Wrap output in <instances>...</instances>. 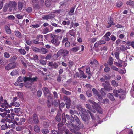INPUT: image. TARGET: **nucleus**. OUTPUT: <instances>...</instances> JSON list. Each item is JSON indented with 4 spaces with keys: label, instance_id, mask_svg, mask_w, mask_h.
Wrapping results in <instances>:
<instances>
[{
    "label": "nucleus",
    "instance_id": "nucleus-35",
    "mask_svg": "<svg viewBox=\"0 0 134 134\" xmlns=\"http://www.w3.org/2000/svg\"><path fill=\"white\" fill-rule=\"evenodd\" d=\"M115 96L117 97H118L119 98L121 99L122 100H123L124 98V96H122L121 95V94H120L118 93H116L115 94Z\"/></svg>",
    "mask_w": 134,
    "mask_h": 134
},
{
    "label": "nucleus",
    "instance_id": "nucleus-56",
    "mask_svg": "<svg viewBox=\"0 0 134 134\" xmlns=\"http://www.w3.org/2000/svg\"><path fill=\"white\" fill-rule=\"evenodd\" d=\"M74 64V62L73 61L70 60L68 63V65L69 68L71 67Z\"/></svg>",
    "mask_w": 134,
    "mask_h": 134
},
{
    "label": "nucleus",
    "instance_id": "nucleus-24",
    "mask_svg": "<svg viewBox=\"0 0 134 134\" xmlns=\"http://www.w3.org/2000/svg\"><path fill=\"white\" fill-rule=\"evenodd\" d=\"M81 116L82 120L85 122H86L89 120V118L85 114L81 115Z\"/></svg>",
    "mask_w": 134,
    "mask_h": 134
},
{
    "label": "nucleus",
    "instance_id": "nucleus-11",
    "mask_svg": "<svg viewBox=\"0 0 134 134\" xmlns=\"http://www.w3.org/2000/svg\"><path fill=\"white\" fill-rule=\"evenodd\" d=\"M55 15L53 14H49L48 15H45L43 17V19L48 20L49 19L53 18L55 17Z\"/></svg>",
    "mask_w": 134,
    "mask_h": 134
},
{
    "label": "nucleus",
    "instance_id": "nucleus-57",
    "mask_svg": "<svg viewBox=\"0 0 134 134\" xmlns=\"http://www.w3.org/2000/svg\"><path fill=\"white\" fill-rule=\"evenodd\" d=\"M52 100H47V104L48 107H50L52 104Z\"/></svg>",
    "mask_w": 134,
    "mask_h": 134
},
{
    "label": "nucleus",
    "instance_id": "nucleus-33",
    "mask_svg": "<svg viewBox=\"0 0 134 134\" xmlns=\"http://www.w3.org/2000/svg\"><path fill=\"white\" fill-rule=\"evenodd\" d=\"M86 112V110L84 108H81L80 111L79 112V114L80 115H85Z\"/></svg>",
    "mask_w": 134,
    "mask_h": 134
},
{
    "label": "nucleus",
    "instance_id": "nucleus-7",
    "mask_svg": "<svg viewBox=\"0 0 134 134\" xmlns=\"http://www.w3.org/2000/svg\"><path fill=\"white\" fill-rule=\"evenodd\" d=\"M16 65L17 64L15 62L11 63L8 64L5 67V69L7 70H9L15 68L16 66Z\"/></svg>",
    "mask_w": 134,
    "mask_h": 134
},
{
    "label": "nucleus",
    "instance_id": "nucleus-6",
    "mask_svg": "<svg viewBox=\"0 0 134 134\" xmlns=\"http://www.w3.org/2000/svg\"><path fill=\"white\" fill-rule=\"evenodd\" d=\"M16 65L17 64L15 62L11 63L8 64L5 67V69L7 70H9L15 68L16 66Z\"/></svg>",
    "mask_w": 134,
    "mask_h": 134
},
{
    "label": "nucleus",
    "instance_id": "nucleus-14",
    "mask_svg": "<svg viewBox=\"0 0 134 134\" xmlns=\"http://www.w3.org/2000/svg\"><path fill=\"white\" fill-rule=\"evenodd\" d=\"M79 73L80 74L78 73L77 74V75L78 77L81 78L82 77L84 78H86L87 77V76L84 75V72L82 71L81 70L79 71Z\"/></svg>",
    "mask_w": 134,
    "mask_h": 134
},
{
    "label": "nucleus",
    "instance_id": "nucleus-59",
    "mask_svg": "<svg viewBox=\"0 0 134 134\" xmlns=\"http://www.w3.org/2000/svg\"><path fill=\"white\" fill-rule=\"evenodd\" d=\"M74 30L72 29L71 30H70L69 31V34L71 36H75V32L74 31Z\"/></svg>",
    "mask_w": 134,
    "mask_h": 134
},
{
    "label": "nucleus",
    "instance_id": "nucleus-3",
    "mask_svg": "<svg viewBox=\"0 0 134 134\" xmlns=\"http://www.w3.org/2000/svg\"><path fill=\"white\" fill-rule=\"evenodd\" d=\"M102 85L104 87V89H105L108 91L109 92L113 90V88L108 81H105L104 83L102 84Z\"/></svg>",
    "mask_w": 134,
    "mask_h": 134
},
{
    "label": "nucleus",
    "instance_id": "nucleus-40",
    "mask_svg": "<svg viewBox=\"0 0 134 134\" xmlns=\"http://www.w3.org/2000/svg\"><path fill=\"white\" fill-rule=\"evenodd\" d=\"M18 9L20 11L22 10L23 7L22 3L21 2H19L18 4Z\"/></svg>",
    "mask_w": 134,
    "mask_h": 134
},
{
    "label": "nucleus",
    "instance_id": "nucleus-25",
    "mask_svg": "<svg viewBox=\"0 0 134 134\" xmlns=\"http://www.w3.org/2000/svg\"><path fill=\"white\" fill-rule=\"evenodd\" d=\"M60 102V100L59 99L54 100L53 102V104L55 107H57L59 106Z\"/></svg>",
    "mask_w": 134,
    "mask_h": 134
},
{
    "label": "nucleus",
    "instance_id": "nucleus-2",
    "mask_svg": "<svg viewBox=\"0 0 134 134\" xmlns=\"http://www.w3.org/2000/svg\"><path fill=\"white\" fill-rule=\"evenodd\" d=\"M69 53V51L67 50L62 49L59 51L57 52V56L59 57L62 55L63 57L67 55Z\"/></svg>",
    "mask_w": 134,
    "mask_h": 134
},
{
    "label": "nucleus",
    "instance_id": "nucleus-46",
    "mask_svg": "<svg viewBox=\"0 0 134 134\" xmlns=\"http://www.w3.org/2000/svg\"><path fill=\"white\" fill-rule=\"evenodd\" d=\"M45 3L46 6L47 7H49L51 5V2L49 0H46L45 1Z\"/></svg>",
    "mask_w": 134,
    "mask_h": 134
},
{
    "label": "nucleus",
    "instance_id": "nucleus-61",
    "mask_svg": "<svg viewBox=\"0 0 134 134\" xmlns=\"http://www.w3.org/2000/svg\"><path fill=\"white\" fill-rule=\"evenodd\" d=\"M17 94L18 97L21 98H22L23 97V95L22 93L20 92H18Z\"/></svg>",
    "mask_w": 134,
    "mask_h": 134
},
{
    "label": "nucleus",
    "instance_id": "nucleus-19",
    "mask_svg": "<svg viewBox=\"0 0 134 134\" xmlns=\"http://www.w3.org/2000/svg\"><path fill=\"white\" fill-rule=\"evenodd\" d=\"M66 21H63L62 22V24L63 25H67L68 26L69 25L70 23V20H69L68 19V18H66L65 19Z\"/></svg>",
    "mask_w": 134,
    "mask_h": 134
},
{
    "label": "nucleus",
    "instance_id": "nucleus-37",
    "mask_svg": "<svg viewBox=\"0 0 134 134\" xmlns=\"http://www.w3.org/2000/svg\"><path fill=\"white\" fill-rule=\"evenodd\" d=\"M50 31L49 28L48 27H46L43 29L42 33L43 34H46Z\"/></svg>",
    "mask_w": 134,
    "mask_h": 134
},
{
    "label": "nucleus",
    "instance_id": "nucleus-50",
    "mask_svg": "<svg viewBox=\"0 0 134 134\" xmlns=\"http://www.w3.org/2000/svg\"><path fill=\"white\" fill-rule=\"evenodd\" d=\"M11 105H14L16 107H18L20 106L19 103L17 102H12L11 103Z\"/></svg>",
    "mask_w": 134,
    "mask_h": 134
},
{
    "label": "nucleus",
    "instance_id": "nucleus-10",
    "mask_svg": "<svg viewBox=\"0 0 134 134\" xmlns=\"http://www.w3.org/2000/svg\"><path fill=\"white\" fill-rule=\"evenodd\" d=\"M58 38H53L51 40V42L53 44H54L56 46H58L60 44V42L58 41Z\"/></svg>",
    "mask_w": 134,
    "mask_h": 134
},
{
    "label": "nucleus",
    "instance_id": "nucleus-54",
    "mask_svg": "<svg viewBox=\"0 0 134 134\" xmlns=\"http://www.w3.org/2000/svg\"><path fill=\"white\" fill-rule=\"evenodd\" d=\"M120 50L122 51H125L126 50V48L124 45H121L120 48Z\"/></svg>",
    "mask_w": 134,
    "mask_h": 134
},
{
    "label": "nucleus",
    "instance_id": "nucleus-1",
    "mask_svg": "<svg viewBox=\"0 0 134 134\" xmlns=\"http://www.w3.org/2000/svg\"><path fill=\"white\" fill-rule=\"evenodd\" d=\"M37 79V77L31 78L29 77H25L24 80L25 87H28V86H27L26 84L27 83L29 85H30L33 82L36 81Z\"/></svg>",
    "mask_w": 134,
    "mask_h": 134
},
{
    "label": "nucleus",
    "instance_id": "nucleus-18",
    "mask_svg": "<svg viewBox=\"0 0 134 134\" xmlns=\"http://www.w3.org/2000/svg\"><path fill=\"white\" fill-rule=\"evenodd\" d=\"M69 125L70 126L72 127L73 129L76 130V131H77L79 130V128H80V127L77 125H74V124H73L72 122L70 123V124H69Z\"/></svg>",
    "mask_w": 134,
    "mask_h": 134
},
{
    "label": "nucleus",
    "instance_id": "nucleus-51",
    "mask_svg": "<svg viewBox=\"0 0 134 134\" xmlns=\"http://www.w3.org/2000/svg\"><path fill=\"white\" fill-rule=\"evenodd\" d=\"M104 88H101L100 90V93L102 96H104L106 95V93L104 91Z\"/></svg>",
    "mask_w": 134,
    "mask_h": 134
},
{
    "label": "nucleus",
    "instance_id": "nucleus-16",
    "mask_svg": "<svg viewBox=\"0 0 134 134\" xmlns=\"http://www.w3.org/2000/svg\"><path fill=\"white\" fill-rule=\"evenodd\" d=\"M63 99L65 103H71V100L70 98L66 96H63Z\"/></svg>",
    "mask_w": 134,
    "mask_h": 134
},
{
    "label": "nucleus",
    "instance_id": "nucleus-15",
    "mask_svg": "<svg viewBox=\"0 0 134 134\" xmlns=\"http://www.w3.org/2000/svg\"><path fill=\"white\" fill-rule=\"evenodd\" d=\"M43 37V36L42 35H39L38 36H37V38L38 40H33L34 43L35 44H39L40 42H38V41L39 40V39H42V38Z\"/></svg>",
    "mask_w": 134,
    "mask_h": 134
},
{
    "label": "nucleus",
    "instance_id": "nucleus-38",
    "mask_svg": "<svg viewBox=\"0 0 134 134\" xmlns=\"http://www.w3.org/2000/svg\"><path fill=\"white\" fill-rule=\"evenodd\" d=\"M25 77H23L21 76H20L17 79V81L18 82H20L23 81H24Z\"/></svg>",
    "mask_w": 134,
    "mask_h": 134
},
{
    "label": "nucleus",
    "instance_id": "nucleus-31",
    "mask_svg": "<svg viewBox=\"0 0 134 134\" xmlns=\"http://www.w3.org/2000/svg\"><path fill=\"white\" fill-rule=\"evenodd\" d=\"M113 94L109 93L108 94V97L109 98V99L112 101H114L115 100V99L113 95Z\"/></svg>",
    "mask_w": 134,
    "mask_h": 134
},
{
    "label": "nucleus",
    "instance_id": "nucleus-58",
    "mask_svg": "<svg viewBox=\"0 0 134 134\" xmlns=\"http://www.w3.org/2000/svg\"><path fill=\"white\" fill-rule=\"evenodd\" d=\"M112 85L114 86H117L118 85V83L116 82L115 80H112L111 81Z\"/></svg>",
    "mask_w": 134,
    "mask_h": 134
},
{
    "label": "nucleus",
    "instance_id": "nucleus-55",
    "mask_svg": "<svg viewBox=\"0 0 134 134\" xmlns=\"http://www.w3.org/2000/svg\"><path fill=\"white\" fill-rule=\"evenodd\" d=\"M43 127L45 128H47L49 127V124L48 122L45 121L44 122L43 124Z\"/></svg>",
    "mask_w": 134,
    "mask_h": 134
},
{
    "label": "nucleus",
    "instance_id": "nucleus-41",
    "mask_svg": "<svg viewBox=\"0 0 134 134\" xmlns=\"http://www.w3.org/2000/svg\"><path fill=\"white\" fill-rule=\"evenodd\" d=\"M103 77L105 79V80L106 81L110 80L111 77L110 75L109 74L107 76L105 75H104L103 76Z\"/></svg>",
    "mask_w": 134,
    "mask_h": 134
},
{
    "label": "nucleus",
    "instance_id": "nucleus-44",
    "mask_svg": "<svg viewBox=\"0 0 134 134\" xmlns=\"http://www.w3.org/2000/svg\"><path fill=\"white\" fill-rule=\"evenodd\" d=\"M126 4L128 5L133 6L134 4V2L131 0H129L127 2Z\"/></svg>",
    "mask_w": 134,
    "mask_h": 134
},
{
    "label": "nucleus",
    "instance_id": "nucleus-48",
    "mask_svg": "<svg viewBox=\"0 0 134 134\" xmlns=\"http://www.w3.org/2000/svg\"><path fill=\"white\" fill-rule=\"evenodd\" d=\"M19 52L23 55H25L26 53V52L25 50L23 49H20L19 50Z\"/></svg>",
    "mask_w": 134,
    "mask_h": 134
},
{
    "label": "nucleus",
    "instance_id": "nucleus-63",
    "mask_svg": "<svg viewBox=\"0 0 134 134\" xmlns=\"http://www.w3.org/2000/svg\"><path fill=\"white\" fill-rule=\"evenodd\" d=\"M110 68L108 67H106L104 69V71L105 72H109L110 70Z\"/></svg>",
    "mask_w": 134,
    "mask_h": 134
},
{
    "label": "nucleus",
    "instance_id": "nucleus-13",
    "mask_svg": "<svg viewBox=\"0 0 134 134\" xmlns=\"http://www.w3.org/2000/svg\"><path fill=\"white\" fill-rule=\"evenodd\" d=\"M95 107L96 109L98 112L100 113H102V110L98 104V103L96 104Z\"/></svg>",
    "mask_w": 134,
    "mask_h": 134
},
{
    "label": "nucleus",
    "instance_id": "nucleus-43",
    "mask_svg": "<svg viewBox=\"0 0 134 134\" xmlns=\"http://www.w3.org/2000/svg\"><path fill=\"white\" fill-rule=\"evenodd\" d=\"M5 31L8 34H10L11 33V31L10 28L7 26L5 27Z\"/></svg>",
    "mask_w": 134,
    "mask_h": 134
},
{
    "label": "nucleus",
    "instance_id": "nucleus-17",
    "mask_svg": "<svg viewBox=\"0 0 134 134\" xmlns=\"http://www.w3.org/2000/svg\"><path fill=\"white\" fill-rule=\"evenodd\" d=\"M61 118L62 116L60 111L59 112V111H58L56 117V120L57 121L60 122L61 120Z\"/></svg>",
    "mask_w": 134,
    "mask_h": 134
},
{
    "label": "nucleus",
    "instance_id": "nucleus-28",
    "mask_svg": "<svg viewBox=\"0 0 134 134\" xmlns=\"http://www.w3.org/2000/svg\"><path fill=\"white\" fill-rule=\"evenodd\" d=\"M14 33L16 36L18 37L19 38L22 37V34L19 31L15 30L14 31Z\"/></svg>",
    "mask_w": 134,
    "mask_h": 134
},
{
    "label": "nucleus",
    "instance_id": "nucleus-20",
    "mask_svg": "<svg viewBox=\"0 0 134 134\" xmlns=\"http://www.w3.org/2000/svg\"><path fill=\"white\" fill-rule=\"evenodd\" d=\"M61 91L63 93L67 95H69L71 94L70 92L66 90L64 88H62Z\"/></svg>",
    "mask_w": 134,
    "mask_h": 134
},
{
    "label": "nucleus",
    "instance_id": "nucleus-21",
    "mask_svg": "<svg viewBox=\"0 0 134 134\" xmlns=\"http://www.w3.org/2000/svg\"><path fill=\"white\" fill-rule=\"evenodd\" d=\"M42 90L45 96H46L48 94H49L50 92L48 88L44 87L43 88Z\"/></svg>",
    "mask_w": 134,
    "mask_h": 134
},
{
    "label": "nucleus",
    "instance_id": "nucleus-42",
    "mask_svg": "<svg viewBox=\"0 0 134 134\" xmlns=\"http://www.w3.org/2000/svg\"><path fill=\"white\" fill-rule=\"evenodd\" d=\"M87 111L89 113L92 119L93 120H95L96 119V118L95 117L93 113H92L90 111L87 110Z\"/></svg>",
    "mask_w": 134,
    "mask_h": 134
},
{
    "label": "nucleus",
    "instance_id": "nucleus-26",
    "mask_svg": "<svg viewBox=\"0 0 134 134\" xmlns=\"http://www.w3.org/2000/svg\"><path fill=\"white\" fill-rule=\"evenodd\" d=\"M10 75L12 76H15L19 75V72L16 69L13 70L11 72Z\"/></svg>",
    "mask_w": 134,
    "mask_h": 134
},
{
    "label": "nucleus",
    "instance_id": "nucleus-39",
    "mask_svg": "<svg viewBox=\"0 0 134 134\" xmlns=\"http://www.w3.org/2000/svg\"><path fill=\"white\" fill-rule=\"evenodd\" d=\"M117 93L120 94H121V95L122 96L124 95L125 94V92L124 91L121 89L118 90Z\"/></svg>",
    "mask_w": 134,
    "mask_h": 134
},
{
    "label": "nucleus",
    "instance_id": "nucleus-9",
    "mask_svg": "<svg viewBox=\"0 0 134 134\" xmlns=\"http://www.w3.org/2000/svg\"><path fill=\"white\" fill-rule=\"evenodd\" d=\"M106 42L105 40H100L99 41H97L95 43L94 46L95 47L97 48L99 45L104 44Z\"/></svg>",
    "mask_w": 134,
    "mask_h": 134
},
{
    "label": "nucleus",
    "instance_id": "nucleus-62",
    "mask_svg": "<svg viewBox=\"0 0 134 134\" xmlns=\"http://www.w3.org/2000/svg\"><path fill=\"white\" fill-rule=\"evenodd\" d=\"M7 128V125L6 124L5 125H2L1 127V129L2 130H5Z\"/></svg>",
    "mask_w": 134,
    "mask_h": 134
},
{
    "label": "nucleus",
    "instance_id": "nucleus-60",
    "mask_svg": "<svg viewBox=\"0 0 134 134\" xmlns=\"http://www.w3.org/2000/svg\"><path fill=\"white\" fill-rule=\"evenodd\" d=\"M80 98L83 101H85V98L84 95L82 94H81L79 96Z\"/></svg>",
    "mask_w": 134,
    "mask_h": 134
},
{
    "label": "nucleus",
    "instance_id": "nucleus-5",
    "mask_svg": "<svg viewBox=\"0 0 134 134\" xmlns=\"http://www.w3.org/2000/svg\"><path fill=\"white\" fill-rule=\"evenodd\" d=\"M74 118L77 123V125L79 126L80 128L81 129L83 128L84 127L83 124L81 122L77 116L76 115H74Z\"/></svg>",
    "mask_w": 134,
    "mask_h": 134
},
{
    "label": "nucleus",
    "instance_id": "nucleus-22",
    "mask_svg": "<svg viewBox=\"0 0 134 134\" xmlns=\"http://www.w3.org/2000/svg\"><path fill=\"white\" fill-rule=\"evenodd\" d=\"M48 51V50L44 48H42L40 50L39 52L42 54H46Z\"/></svg>",
    "mask_w": 134,
    "mask_h": 134
},
{
    "label": "nucleus",
    "instance_id": "nucleus-47",
    "mask_svg": "<svg viewBox=\"0 0 134 134\" xmlns=\"http://www.w3.org/2000/svg\"><path fill=\"white\" fill-rule=\"evenodd\" d=\"M32 49L36 52H39L40 49L38 48L32 47L31 48Z\"/></svg>",
    "mask_w": 134,
    "mask_h": 134
},
{
    "label": "nucleus",
    "instance_id": "nucleus-32",
    "mask_svg": "<svg viewBox=\"0 0 134 134\" xmlns=\"http://www.w3.org/2000/svg\"><path fill=\"white\" fill-rule=\"evenodd\" d=\"M42 132L44 134H47L49 132V131L48 129L43 128L41 130Z\"/></svg>",
    "mask_w": 134,
    "mask_h": 134
},
{
    "label": "nucleus",
    "instance_id": "nucleus-52",
    "mask_svg": "<svg viewBox=\"0 0 134 134\" xmlns=\"http://www.w3.org/2000/svg\"><path fill=\"white\" fill-rule=\"evenodd\" d=\"M70 113L72 115H74L75 114H78V113L77 111L75 110H70Z\"/></svg>",
    "mask_w": 134,
    "mask_h": 134
},
{
    "label": "nucleus",
    "instance_id": "nucleus-8",
    "mask_svg": "<svg viewBox=\"0 0 134 134\" xmlns=\"http://www.w3.org/2000/svg\"><path fill=\"white\" fill-rule=\"evenodd\" d=\"M32 118L34 123L36 124H38L39 122V120L37 113H34L32 115Z\"/></svg>",
    "mask_w": 134,
    "mask_h": 134
},
{
    "label": "nucleus",
    "instance_id": "nucleus-27",
    "mask_svg": "<svg viewBox=\"0 0 134 134\" xmlns=\"http://www.w3.org/2000/svg\"><path fill=\"white\" fill-rule=\"evenodd\" d=\"M34 128V131L35 132L38 133L40 132V128L38 125H35Z\"/></svg>",
    "mask_w": 134,
    "mask_h": 134
},
{
    "label": "nucleus",
    "instance_id": "nucleus-49",
    "mask_svg": "<svg viewBox=\"0 0 134 134\" xmlns=\"http://www.w3.org/2000/svg\"><path fill=\"white\" fill-rule=\"evenodd\" d=\"M79 50V48L78 47H74L71 49V50L74 52H75Z\"/></svg>",
    "mask_w": 134,
    "mask_h": 134
},
{
    "label": "nucleus",
    "instance_id": "nucleus-34",
    "mask_svg": "<svg viewBox=\"0 0 134 134\" xmlns=\"http://www.w3.org/2000/svg\"><path fill=\"white\" fill-rule=\"evenodd\" d=\"M48 35L51 38H58L59 37L58 36L52 33H50Z\"/></svg>",
    "mask_w": 134,
    "mask_h": 134
},
{
    "label": "nucleus",
    "instance_id": "nucleus-45",
    "mask_svg": "<svg viewBox=\"0 0 134 134\" xmlns=\"http://www.w3.org/2000/svg\"><path fill=\"white\" fill-rule=\"evenodd\" d=\"M17 57L15 56H13L11 57L9 59V62H13L16 60Z\"/></svg>",
    "mask_w": 134,
    "mask_h": 134
},
{
    "label": "nucleus",
    "instance_id": "nucleus-64",
    "mask_svg": "<svg viewBox=\"0 0 134 134\" xmlns=\"http://www.w3.org/2000/svg\"><path fill=\"white\" fill-rule=\"evenodd\" d=\"M92 91L94 95H97L98 94L97 91L95 88H93L92 90Z\"/></svg>",
    "mask_w": 134,
    "mask_h": 134
},
{
    "label": "nucleus",
    "instance_id": "nucleus-12",
    "mask_svg": "<svg viewBox=\"0 0 134 134\" xmlns=\"http://www.w3.org/2000/svg\"><path fill=\"white\" fill-rule=\"evenodd\" d=\"M113 18L110 17L108 21V23L109 24V25L107 26V28H110L111 26L112 25H115V24L113 22Z\"/></svg>",
    "mask_w": 134,
    "mask_h": 134
},
{
    "label": "nucleus",
    "instance_id": "nucleus-53",
    "mask_svg": "<svg viewBox=\"0 0 134 134\" xmlns=\"http://www.w3.org/2000/svg\"><path fill=\"white\" fill-rule=\"evenodd\" d=\"M52 54L51 53L48 54L45 58V59L46 60H49L51 58Z\"/></svg>",
    "mask_w": 134,
    "mask_h": 134
},
{
    "label": "nucleus",
    "instance_id": "nucleus-23",
    "mask_svg": "<svg viewBox=\"0 0 134 134\" xmlns=\"http://www.w3.org/2000/svg\"><path fill=\"white\" fill-rule=\"evenodd\" d=\"M16 5V3L14 1L9 2L8 7H14Z\"/></svg>",
    "mask_w": 134,
    "mask_h": 134
},
{
    "label": "nucleus",
    "instance_id": "nucleus-4",
    "mask_svg": "<svg viewBox=\"0 0 134 134\" xmlns=\"http://www.w3.org/2000/svg\"><path fill=\"white\" fill-rule=\"evenodd\" d=\"M62 123H59L58 124V129L59 130L62 129V128L63 125L65 123L66 119L65 118V114L63 113L62 114Z\"/></svg>",
    "mask_w": 134,
    "mask_h": 134
},
{
    "label": "nucleus",
    "instance_id": "nucleus-36",
    "mask_svg": "<svg viewBox=\"0 0 134 134\" xmlns=\"http://www.w3.org/2000/svg\"><path fill=\"white\" fill-rule=\"evenodd\" d=\"M65 105V104L63 102H61L60 104H59V107L60 110L59 111L61 112L62 111L61 108H62L64 107Z\"/></svg>",
    "mask_w": 134,
    "mask_h": 134
},
{
    "label": "nucleus",
    "instance_id": "nucleus-29",
    "mask_svg": "<svg viewBox=\"0 0 134 134\" xmlns=\"http://www.w3.org/2000/svg\"><path fill=\"white\" fill-rule=\"evenodd\" d=\"M113 59L111 56L109 57L108 61L107 62L108 64L110 65H112L113 63Z\"/></svg>",
    "mask_w": 134,
    "mask_h": 134
},
{
    "label": "nucleus",
    "instance_id": "nucleus-30",
    "mask_svg": "<svg viewBox=\"0 0 134 134\" xmlns=\"http://www.w3.org/2000/svg\"><path fill=\"white\" fill-rule=\"evenodd\" d=\"M59 65H60V63L59 62H55L53 63V68L57 69L58 68Z\"/></svg>",
    "mask_w": 134,
    "mask_h": 134
}]
</instances>
